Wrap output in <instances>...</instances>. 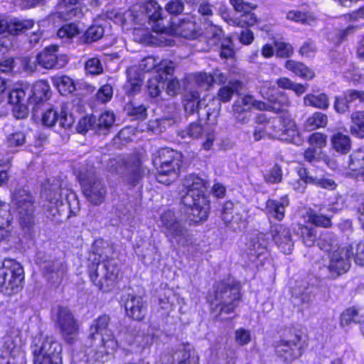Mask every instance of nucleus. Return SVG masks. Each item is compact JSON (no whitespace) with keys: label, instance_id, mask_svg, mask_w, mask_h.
<instances>
[{"label":"nucleus","instance_id":"1","mask_svg":"<svg viewBox=\"0 0 364 364\" xmlns=\"http://www.w3.org/2000/svg\"><path fill=\"white\" fill-rule=\"evenodd\" d=\"M107 18L117 24L134 25V41L144 43H155L154 40L164 46H171L172 41L166 38V28L161 26V8L153 0L136 3L124 13L115 10L107 11Z\"/></svg>","mask_w":364,"mask_h":364},{"label":"nucleus","instance_id":"2","mask_svg":"<svg viewBox=\"0 0 364 364\" xmlns=\"http://www.w3.org/2000/svg\"><path fill=\"white\" fill-rule=\"evenodd\" d=\"M183 187L186 191L182 196L181 203L187 220L193 223L205 220L208 217L210 203L205 194L207 183L197 175L187 176L183 181Z\"/></svg>","mask_w":364,"mask_h":364},{"label":"nucleus","instance_id":"3","mask_svg":"<svg viewBox=\"0 0 364 364\" xmlns=\"http://www.w3.org/2000/svg\"><path fill=\"white\" fill-rule=\"evenodd\" d=\"M257 126L253 132V139L258 141L265 137L288 141L296 145L302 143L301 136L295 122L289 116L267 119L259 114L255 119Z\"/></svg>","mask_w":364,"mask_h":364},{"label":"nucleus","instance_id":"4","mask_svg":"<svg viewBox=\"0 0 364 364\" xmlns=\"http://www.w3.org/2000/svg\"><path fill=\"white\" fill-rule=\"evenodd\" d=\"M109 321L108 316L102 315L95 319L90 326V338L94 342L93 346L96 347L92 355L89 353L91 360L103 363L118 348V342L110 328Z\"/></svg>","mask_w":364,"mask_h":364},{"label":"nucleus","instance_id":"5","mask_svg":"<svg viewBox=\"0 0 364 364\" xmlns=\"http://www.w3.org/2000/svg\"><path fill=\"white\" fill-rule=\"evenodd\" d=\"M318 245L322 250L332 251L329 254L328 264L326 265L329 278L336 279L348 271L350 267L349 249L347 246L339 247L333 251V248L337 246V239L333 234L328 231L323 232L318 239Z\"/></svg>","mask_w":364,"mask_h":364},{"label":"nucleus","instance_id":"6","mask_svg":"<svg viewBox=\"0 0 364 364\" xmlns=\"http://www.w3.org/2000/svg\"><path fill=\"white\" fill-rule=\"evenodd\" d=\"M152 161L157 171V181L168 185L178 176L182 155L173 149L163 148L154 154Z\"/></svg>","mask_w":364,"mask_h":364},{"label":"nucleus","instance_id":"7","mask_svg":"<svg viewBox=\"0 0 364 364\" xmlns=\"http://www.w3.org/2000/svg\"><path fill=\"white\" fill-rule=\"evenodd\" d=\"M240 298V289L237 284L221 282L214 286L213 292L208 296V301L213 311L230 314L236 308Z\"/></svg>","mask_w":364,"mask_h":364},{"label":"nucleus","instance_id":"8","mask_svg":"<svg viewBox=\"0 0 364 364\" xmlns=\"http://www.w3.org/2000/svg\"><path fill=\"white\" fill-rule=\"evenodd\" d=\"M11 210L17 214L24 230H30L35 224V205L33 196L25 189H18L12 194Z\"/></svg>","mask_w":364,"mask_h":364},{"label":"nucleus","instance_id":"9","mask_svg":"<svg viewBox=\"0 0 364 364\" xmlns=\"http://www.w3.org/2000/svg\"><path fill=\"white\" fill-rule=\"evenodd\" d=\"M99 262L95 267L90 269V277L92 283L103 291H110L116 284L119 268L113 259L102 258L99 255Z\"/></svg>","mask_w":364,"mask_h":364},{"label":"nucleus","instance_id":"10","mask_svg":"<svg viewBox=\"0 0 364 364\" xmlns=\"http://www.w3.org/2000/svg\"><path fill=\"white\" fill-rule=\"evenodd\" d=\"M76 175L87 199L95 205L102 203L105 200L106 188L97 178L94 167H81L76 171Z\"/></svg>","mask_w":364,"mask_h":364},{"label":"nucleus","instance_id":"11","mask_svg":"<svg viewBox=\"0 0 364 364\" xmlns=\"http://www.w3.org/2000/svg\"><path fill=\"white\" fill-rule=\"evenodd\" d=\"M23 270L19 263L12 259L4 260L0 268V291L6 296L17 294L22 288Z\"/></svg>","mask_w":364,"mask_h":364},{"label":"nucleus","instance_id":"12","mask_svg":"<svg viewBox=\"0 0 364 364\" xmlns=\"http://www.w3.org/2000/svg\"><path fill=\"white\" fill-rule=\"evenodd\" d=\"M159 225L163 228L166 236L172 242H176L182 247L188 245L190 242L188 231L172 210H167L162 213Z\"/></svg>","mask_w":364,"mask_h":364},{"label":"nucleus","instance_id":"13","mask_svg":"<svg viewBox=\"0 0 364 364\" xmlns=\"http://www.w3.org/2000/svg\"><path fill=\"white\" fill-rule=\"evenodd\" d=\"M61 344L52 336H46L33 350V364H62Z\"/></svg>","mask_w":364,"mask_h":364},{"label":"nucleus","instance_id":"14","mask_svg":"<svg viewBox=\"0 0 364 364\" xmlns=\"http://www.w3.org/2000/svg\"><path fill=\"white\" fill-rule=\"evenodd\" d=\"M56 324L64 340L73 343L77 338L79 327L71 311L66 307L60 306L56 314Z\"/></svg>","mask_w":364,"mask_h":364},{"label":"nucleus","instance_id":"15","mask_svg":"<svg viewBox=\"0 0 364 364\" xmlns=\"http://www.w3.org/2000/svg\"><path fill=\"white\" fill-rule=\"evenodd\" d=\"M256 108L259 110L267 109L265 102L257 101L252 95H246L239 97L233 104V115L236 120L242 124H246L250 119V110Z\"/></svg>","mask_w":364,"mask_h":364},{"label":"nucleus","instance_id":"16","mask_svg":"<svg viewBox=\"0 0 364 364\" xmlns=\"http://www.w3.org/2000/svg\"><path fill=\"white\" fill-rule=\"evenodd\" d=\"M71 106L72 104L70 102L63 103L60 114L53 109H47L42 117L43 124L52 127L58 122L61 127L65 129L70 127L75 122L73 114L70 112Z\"/></svg>","mask_w":364,"mask_h":364},{"label":"nucleus","instance_id":"17","mask_svg":"<svg viewBox=\"0 0 364 364\" xmlns=\"http://www.w3.org/2000/svg\"><path fill=\"white\" fill-rule=\"evenodd\" d=\"M268 241L263 233L253 236L247 244V256L256 267L263 264L267 253Z\"/></svg>","mask_w":364,"mask_h":364},{"label":"nucleus","instance_id":"18","mask_svg":"<svg viewBox=\"0 0 364 364\" xmlns=\"http://www.w3.org/2000/svg\"><path fill=\"white\" fill-rule=\"evenodd\" d=\"M260 92L263 97L268 100L266 104L267 109L265 110H272L276 112L285 111L291 105L289 97L285 94H277V90L271 83L266 82L262 87Z\"/></svg>","mask_w":364,"mask_h":364},{"label":"nucleus","instance_id":"19","mask_svg":"<svg viewBox=\"0 0 364 364\" xmlns=\"http://www.w3.org/2000/svg\"><path fill=\"white\" fill-rule=\"evenodd\" d=\"M58 52L57 46L46 47L36 55L38 65L46 69L63 68L68 63V57L64 55H59Z\"/></svg>","mask_w":364,"mask_h":364},{"label":"nucleus","instance_id":"20","mask_svg":"<svg viewBox=\"0 0 364 364\" xmlns=\"http://www.w3.org/2000/svg\"><path fill=\"white\" fill-rule=\"evenodd\" d=\"M301 338L294 336L291 339L282 340L276 346V353L286 362H291L302 353Z\"/></svg>","mask_w":364,"mask_h":364},{"label":"nucleus","instance_id":"21","mask_svg":"<svg viewBox=\"0 0 364 364\" xmlns=\"http://www.w3.org/2000/svg\"><path fill=\"white\" fill-rule=\"evenodd\" d=\"M19 242L16 230L11 223L10 215L0 218V245L5 250L14 247Z\"/></svg>","mask_w":364,"mask_h":364},{"label":"nucleus","instance_id":"22","mask_svg":"<svg viewBox=\"0 0 364 364\" xmlns=\"http://www.w3.org/2000/svg\"><path fill=\"white\" fill-rule=\"evenodd\" d=\"M270 231L272 240L278 248L284 254L291 253L294 242L289 228L282 224H274L271 225Z\"/></svg>","mask_w":364,"mask_h":364},{"label":"nucleus","instance_id":"23","mask_svg":"<svg viewBox=\"0 0 364 364\" xmlns=\"http://www.w3.org/2000/svg\"><path fill=\"white\" fill-rule=\"evenodd\" d=\"M29 97V85L27 83H21L16 85L14 88L9 92V101L11 104L19 105L21 112L18 118H23L26 116L27 108L26 104H30Z\"/></svg>","mask_w":364,"mask_h":364},{"label":"nucleus","instance_id":"24","mask_svg":"<svg viewBox=\"0 0 364 364\" xmlns=\"http://www.w3.org/2000/svg\"><path fill=\"white\" fill-rule=\"evenodd\" d=\"M156 70L157 75L163 78V75H173L174 71V64L172 61L168 60H161L159 63L151 56L144 58L139 63V69L141 72L146 73L152 69Z\"/></svg>","mask_w":364,"mask_h":364},{"label":"nucleus","instance_id":"25","mask_svg":"<svg viewBox=\"0 0 364 364\" xmlns=\"http://www.w3.org/2000/svg\"><path fill=\"white\" fill-rule=\"evenodd\" d=\"M124 306L129 317L137 321H141L145 317L147 306L141 296L128 295Z\"/></svg>","mask_w":364,"mask_h":364},{"label":"nucleus","instance_id":"26","mask_svg":"<svg viewBox=\"0 0 364 364\" xmlns=\"http://www.w3.org/2000/svg\"><path fill=\"white\" fill-rule=\"evenodd\" d=\"M21 344L20 330L12 328L3 338L2 351L15 358L21 353Z\"/></svg>","mask_w":364,"mask_h":364},{"label":"nucleus","instance_id":"27","mask_svg":"<svg viewBox=\"0 0 364 364\" xmlns=\"http://www.w3.org/2000/svg\"><path fill=\"white\" fill-rule=\"evenodd\" d=\"M289 205L287 196H283L279 199H269L266 202L264 212L269 220L281 221L284 218L286 208Z\"/></svg>","mask_w":364,"mask_h":364},{"label":"nucleus","instance_id":"28","mask_svg":"<svg viewBox=\"0 0 364 364\" xmlns=\"http://www.w3.org/2000/svg\"><path fill=\"white\" fill-rule=\"evenodd\" d=\"M33 20H19L14 18L10 21L4 16L0 15V35L9 31L12 35H18L33 28Z\"/></svg>","mask_w":364,"mask_h":364},{"label":"nucleus","instance_id":"29","mask_svg":"<svg viewBox=\"0 0 364 364\" xmlns=\"http://www.w3.org/2000/svg\"><path fill=\"white\" fill-rule=\"evenodd\" d=\"M155 333L154 329L149 327L146 331H139L132 336L129 340V345L136 348L137 350H142L149 348L154 341Z\"/></svg>","mask_w":364,"mask_h":364},{"label":"nucleus","instance_id":"30","mask_svg":"<svg viewBox=\"0 0 364 364\" xmlns=\"http://www.w3.org/2000/svg\"><path fill=\"white\" fill-rule=\"evenodd\" d=\"M50 92V86L46 81L40 80L35 82L32 86L29 85L30 104L38 105L41 102L47 100Z\"/></svg>","mask_w":364,"mask_h":364},{"label":"nucleus","instance_id":"31","mask_svg":"<svg viewBox=\"0 0 364 364\" xmlns=\"http://www.w3.org/2000/svg\"><path fill=\"white\" fill-rule=\"evenodd\" d=\"M331 144L332 149L340 154H346L351 149L350 137L339 132L331 136Z\"/></svg>","mask_w":364,"mask_h":364},{"label":"nucleus","instance_id":"32","mask_svg":"<svg viewBox=\"0 0 364 364\" xmlns=\"http://www.w3.org/2000/svg\"><path fill=\"white\" fill-rule=\"evenodd\" d=\"M242 82L238 80H230L228 84L222 86L217 94L218 100L223 103L231 100L233 95L242 89Z\"/></svg>","mask_w":364,"mask_h":364},{"label":"nucleus","instance_id":"33","mask_svg":"<svg viewBox=\"0 0 364 364\" xmlns=\"http://www.w3.org/2000/svg\"><path fill=\"white\" fill-rule=\"evenodd\" d=\"M176 33L187 39H195L200 35L196 23L189 20L181 21L176 28Z\"/></svg>","mask_w":364,"mask_h":364},{"label":"nucleus","instance_id":"34","mask_svg":"<svg viewBox=\"0 0 364 364\" xmlns=\"http://www.w3.org/2000/svg\"><path fill=\"white\" fill-rule=\"evenodd\" d=\"M285 68L296 75L306 80H311L314 77V71L300 62L289 60L285 63Z\"/></svg>","mask_w":364,"mask_h":364},{"label":"nucleus","instance_id":"35","mask_svg":"<svg viewBox=\"0 0 364 364\" xmlns=\"http://www.w3.org/2000/svg\"><path fill=\"white\" fill-rule=\"evenodd\" d=\"M199 97L200 95L197 91H191L185 95L183 106L186 112L193 114L196 111L200 109L203 106L206 107L204 103L205 100H200Z\"/></svg>","mask_w":364,"mask_h":364},{"label":"nucleus","instance_id":"36","mask_svg":"<svg viewBox=\"0 0 364 364\" xmlns=\"http://www.w3.org/2000/svg\"><path fill=\"white\" fill-rule=\"evenodd\" d=\"M136 73V68L134 67L129 68L127 70V84L126 85L127 92L129 95H134L137 93L141 88L142 83L141 74Z\"/></svg>","mask_w":364,"mask_h":364},{"label":"nucleus","instance_id":"37","mask_svg":"<svg viewBox=\"0 0 364 364\" xmlns=\"http://www.w3.org/2000/svg\"><path fill=\"white\" fill-rule=\"evenodd\" d=\"M53 85L62 95H66L75 90L73 80L67 75H56L52 79Z\"/></svg>","mask_w":364,"mask_h":364},{"label":"nucleus","instance_id":"38","mask_svg":"<svg viewBox=\"0 0 364 364\" xmlns=\"http://www.w3.org/2000/svg\"><path fill=\"white\" fill-rule=\"evenodd\" d=\"M304 104L321 109H327L329 106L328 96L323 93L306 95L304 98Z\"/></svg>","mask_w":364,"mask_h":364},{"label":"nucleus","instance_id":"39","mask_svg":"<svg viewBox=\"0 0 364 364\" xmlns=\"http://www.w3.org/2000/svg\"><path fill=\"white\" fill-rule=\"evenodd\" d=\"M364 168V149L354 151L349 158L348 168L357 175Z\"/></svg>","mask_w":364,"mask_h":364},{"label":"nucleus","instance_id":"40","mask_svg":"<svg viewBox=\"0 0 364 364\" xmlns=\"http://www.w3.org/2000/svg\"><path fill=\"white\" fill-rule=\"evenodd\" d=\"M328 122L327 116L321 112H315L305 122V128L311 131L320 127H324Z\"/></svg>","mask_w":364,"mask_h":364},{"label":"nucleus","instance_id":"41","mask_svg":"<svg viewBox=\"0 0 364 364\" xmlns=\"http://www.w3.org/2000/svg\"><path fill=\"white\" fill-rule=\"evenodd\" d=\"M351 119L353 123L350 127L351 134L363 138L364 136V111L353 113Z\"/></svg>","mask_w":364,"mask_h":364},{"label":"nucleus","instance_id":"42","mask_svg":"<svg viewBox=\"0 0 364 364\" xmlns=\"http://www.w3.org/2000/svg\"><path fill=\"white\" fill-rule=\"evenodd\" d=\"M168 75L164 74L163 75V78H161L158 74L149 80L147 89L151 97H156L159 96L161 92V88L164 87V80H168Z\"/></svg>","mask_w":364,"mask_h":364},{"label":"nucleus","instance_id":"43","mask_svg":"<svg viewBox=\"0 0 364 364\" xmlns=\"http://www.w3.org/2000/svg\"><path fill=\"white\" fill-rule=\"evenodd\" d=\"M362 318L363 316L360 315L356 309L354 307L348 308L341 316V325L346 326L351 323H360Z\"/></svg>","mask_w":364,"mask_h":364},{"label":"nucleus","instance_id":"44","mask_svg":"<svg viewBox=\"0 0 364 364\" xmlns=\"http://www.w3.org/2000/svg\"><path fill=\"white\" fill-rule=\"evenodd\" d=\"M287 18L295 22L311 24L315 17L311 13H303L300 11H290L287 14Z\"/></svg>","mask_w":364,"mask_h":364},{"label":"nucleus","instance_id":"45","mask_svg":"<svg viewBox=\"0 0 364 364\" xmlns=\"http://www.w3.org/2000/svg\"><path fill=\"white\" fill-rule=\"evenodd\" d=\"M347 247L349 249L350 257L354 256L355 264L364 267V243L359 242Z\"/></svg>","mask_w":364,"mask_h":364},{"label":"nucleus","instance_id":"46","mask_svg":"<svg viewBox=\"0 0 364 364\" xmlns=\"http://www.w3.org/2000/svg\"><path fill=\"white\" fill-rule=\"evenodd\" d=\"M345 100L350 107H357L364 102V91L349 90L345 92Z\"/></svg>","mask_w":364,"mask_h":364},{"label":"nucleus","instance_id":"47","mask_svg":"<svg viewBox=\"0 0 364 364\" xmlns=\"http://www.w3.org/2000/svg\"><path fill=\"white\" fill-rule=\"evenodd\" d=\"M25 140L24 134L21 132H16L7 136L6 144L11 151H14L16 148L23 146Z\"/></svg>","mask_w":364,"mask_h":364},{"label":"nucleus","instance_id":"48","mask_svg":"<svg viewBox=\"0 0 364 364\" xmlns=\"http://www.w3.org/2000/svg\"><path fill=\"white\" fill-rule=\"evenodd\" d=\"M208 43L211 46L216 45L221 41L223 33L222 29L215 25H210L205 33Z\"/></svg>","mask_w":364,"mask_h":364},{"label":"nucleus","instance_id":"49","mask_svg":"<svg viewBox=\"0 0 364 364\" xmlns=\"http://www.w3.org/2000/svg\"><path fill=\"white\" fill-rule=\"evenodd\" d=\"M264 179L267 183H278L282 181V172L278 165H274L264 174Z\"/></svg>","mask_w":364,"mask_h":364},{"label":"nucleus","instance_id":"50","mask_svg":"<svg viewBox=\"0 0 364 364\" xmlns=\"http://www.w3.org/2000/svg\"><path fill=\"white\" fill-rule=\"evenodd\" d=\"M350 20L355 24L349 26L344 31L343 35L350 33L355 27L364 26V7L350 14Z\"/></svg>","mask_w":364,"mask_h":364},{"label":"nucleus","instance_id":"51","mask_svg":"<svg viewBox=\"0 0 364 364\" xmlns=\"http://www.w3.org/2000/svg\"><path fill=\"white\" fill-rule=\"evenodd\" d=\"M308 142L311 147H314L321 151L327 144V136L321 132H315L309 137Z\"/></svg>","mask_w":364,"mask_h":364},{"label":"nucleus","instance_id":"52","mask_svg":"<svg viewBox=\"0 0 364 364\" xmlns=\"http://www.w3.org/2000/svg\"><path fill=\"white\" fill-rule=\"evenodd\" d=\"M300 233L303 242L306 246L311 247L314 244L316 239L315 228L308 226H301L300 228Z\"/></svg>","mask_w":364,"mask_h":364},{"label":"nucleus","instance_id":"53","mask_svg":"<svg viewBox=\"0 0 364 364\" xmlns=\"http://www.w3.org/2000/svg\"><path fill=\"white\" fill-rule=\"evenodd\" d=\"M344 76L348 80L354 82H363L364 83V70L359 69L353 65L345 72Z\"/></svg>","mask_w":364,"mask_h":364},{"label":"nucleus","instance_id":"54","mask_svg":"<svg viewBox=\"0 0 364 364\" xmlns=\"http://www.w3.org/2000/svg\"><path fill=\"white\" fill-rule=\"evenodd\" d=\"M79 33V29L75 23H68L58 31L57 35L60 38H71Z\"/></svg>","mask_w":364,"mask_h":364},{"label":"nucleus","instance_id":"55","mask_svg":"<svg viewBox=\"0 0 364 364\" xmlns=\"http://www.w3.org/2000/svg\"><path fill=\"white\" fill-rule=\"evenodd\" d=\"M208 129H206L207 130ZM205 129L198 122L191 123L184 131L182 136L185 137L186 135L191 138L196 139L200 137L203 133L205 134Z\"/></svg>","mask_w":364,"mask_h":364},{"label":"nucleus","instance_id":"56","mask_svg":"<svg viewBox=\"0 0 364 364\" xmlns=\"http://www.w3.org/2000/svg\"><path fill=\"white\" fill-rule=\"evenodd\" d=\"M309 222L315 225L316 226H320L323 228L330 227L331 222L329 217L324 216L321 214L318 213H310L309 215Z\"/></svg>","mask_w":364,"mask_h":364},{"label":"nucleus","instance_id":"57","mask_svg":"<svg viewBox=\"0 0 364 364\" xmlns=\"http://www.w3.org/2000/svg\"><path fill=\"white\" fill-rule=\"evenodd\" d=\"M95 123V118L92 116H86L80 119L77 125V131L79 133L85 134L91 129Z\"/></svg>","mask_w":364,"mask_h":364},{"label":"nucleus","instance_id":"58","mask_svg":"<svg viewBox=\"0 0 364 364\" xmlns=\"http://www.w3.org/2000/svg\"><path fill=\"white\" fill-rule=\"evenodd\" d=\"M104 28L100 25H92L86 31V38L90 41H96L104 35Z\"/></svg>","mask_w":364,"mask_h":364},{"label":"nucleus","instance_id":"59","mask_svg":"<svg viewBox=\"0 0 364 364\" xmlns=\"http://www.w3.org/2000/svg\"><path fill=\"white\" fill-rule=\"evenodd\" d=\"M276 54L279 57L287 58L291 55L293 49L289 43L282 41H274Z\"/></svg>","mask_w":364,"mask_h":364},{"label":"nucleus","instance_id":"60","mask_svg":"<svg viewBox=\"0 0 364 364\" xmlns=\"http://www.w3.org/2000/svg\"><path fill=\"white\" fill-rule=\"evenodd\" d=\"M85 70L92 75H98L102 73L103 68L100 59L92 58L86 62Z\"/></svg>","mask_w":364,"mask_h":364},{"label":"nucleus","instance_id":"61","mask_svg":"<svg viewBox=\"0 0 364 364\" xmlns=\"http://www.w3.org/2000/svg\"><path fill=\"white\" fill-rule=\"evenodd\" d=\"M115 117L114 113L109 111L102 112L98 118L97 126L100 128H109L114 122Z\"/></svg>","mask_w":364,"mask_h":364},{"label":"nucleus","instance_id":"62","mask_svg":"<svg viewBox=\"0 0 364 364\" xmlns=\"http://www.w3.org/2000/svg\"><path fill=\"white\" fill-rule=\"evenodd\" d=\"M113 90L109 85L102 86L96 94L97 99L101 102H107L112 97Z\"/></svg>","mask_w":364,"mask_h":364},{"label":"nucleus","instance_id":"63","mask_svg":"<svg viewBox=\"0 0 364 364\" xmlns=\"http://www.w3.org/2000/svg\"><path fill=\"white\" fill-rule=\"evenodd\" d=\"M175 299V295L170 289L164 292V297H160L159 299V305L161 309L169 310L171 309Z\"/></svg>","mask_w":364,"mask_h":364},{"label":"nucleus","instance_id":"64","mask_svg":"<svg viewBox=\"0 0 364 364\" xmlns=\"http://www.w3.org/2000/svg\"><path fill=\"white\" fill-rule=\"evenodd\" d=\"M195 80L198 85L203 87L208 88L213 84L212 74L207 73H199L196 74Z\"/></svg>","mask_w":364,"mask_h":364}]
</instances>
